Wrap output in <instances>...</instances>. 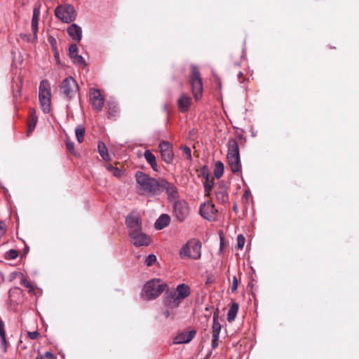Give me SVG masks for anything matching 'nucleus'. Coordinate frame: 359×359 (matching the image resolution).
Returning <instances> with one entry per match:
<instances>
[{
    "label": "nucleus",
    "instance_id": "1",
    "mask_svg": "<svg viewBox=\"0 0 359 359\" xmlns=\"http://www.w3.org/2000/svg\"><path fill=\"white\" fill-rule=\"evenodd\" d=\"M137 193L143 196L154 197L159 196L162 178H154L149 175L137 171L135 173Z\"/></svg>",
    "mask_w": 359,
    "mask_h": 359
},
{
    "label": "nucleus",
    "instance_id": "2",
    "mask_svg": "<svg viewBox=\"0 0 359 359\" xmlns=\"http://www.w3.org/2000/svg\"><path fill=\"white\" fill-rule=\"evenodd\" d=\"M190 294V288L186 284H180L175 290H167L164 297V304L168 309L177 308Z\"/></svg>",
    "mask_w": 359,
    "mask_h": 359
},
{
    "label": "nucleus",
    "instance_id": "3",
    "mask_svg": "<svg viewBox=\"0 0 359 359\" xmlns=\"http://www.w3.org/2000/svg\"><path fill=\"white\" fill-rule=\"evenodd\" d=\"M227 147L226 159L230 170L233 174L240 173L242 170V165L237 140L235 139L229 140Z\"/></svg>",
    "mask_w": 359,
    "mask_h": 359
},
{
    "label": "nucleus",
    "instance_id": "4",
    "mask_svg": "<svg viewBox=\"0 0 359 359\" xmlns=\"http://www.w3.org/2000/svg\"><path fill=\"white\" fill-rule=\"evenodd\" d=\"M180 257L182 259L190 258L199 259L201 257V243L198 239H191L184 244L180 251Z\"/></svg>",
    "mask_w": 359,
    "mask_h": 359
},
{
    "label": "nucleus",
    "instance_id": "5",
    "mask_svg": "<svg viewBox=\"0 0 359 359\" xmlns=\"http://www.w3.org/2000/svg\"><path fill=\"white\" fill-rule=\"evenodd\" d=\"M167 285L161 279H153L148 281L144 286V297L146 299H154L158 297L166 288Z\"/></svg>",
    "mask_w": 359,
    "mask_h": 359
},
{
    "label": "nucleus",
    "instance_id": "6",
    "mask_svg": "<svg viewBox=\"0 0 359 359\" xmlns=\"http://www.w3.org/2000/svg\"><path fill=\"white\" fill-rule=\"evenodd\" d=\"M189 82L193 96L196 100H198L203 95V83L199 70L195 65L191 67Z\"/></svg>",
    "mask_w": 359,
    "mask_h": 359
},
{
    "label": "nucleus",
    "instance_id": "7",
    "mask_svg": "<svg viewBox=\"0 0 359 359\" xmlns=\"http://www.w3.org/2000/svg\"><path fill=\"white\" fill-rule=\"evenodd\" d=\"M55 15L62 22L71 23L76 19L77 13L72 5L65 4L55 8Z\"/></svg>",
    "mask_w": 359,
    "mask_h": 359
},
{
    "label": "nucleus",
    "instance_id": "8",
    "mask_svg": "<svg viewBox=\"0 0 359 359\" xmlns=\"http://www.w3.org/2000/svg\"><path fill=\"white\" fill-rule=\"evenodd\" d=\"M79 90L78 83L72 76L67 77L60 85V93L68 100L78 95Z\"/></svg>",
    "mask_w": 359,
    "mask_h": 359
},
{
    "label": "nucleus",
    "instance_id": "9",
    "mask_svg": "<svg viewBox=\"0 0 359 359\" xmlns=\"http://www.w3.org/2000/svg\"><path fill=\"white\" fill-rule=\"evenodd\" d=\"M173 211L177 220L184 222L189 215L188 203L184 201H177L173 204Z\"/></svg>",
    "mask_w": 359,
    "mask_h": 359
},
{
    "label": "nucleus",
    "instance_id": "10",
    "mask_svg": "<svg viewBox=\"0 0 359 359\" xmlns=\"http://www.w3.org/2000/svg\"><path fill=\"white\" fill-rule=\"evenodd\" d=\"M164 191H166L168 199L169 201L175 200L179 196L176 186L173 183L168 182L164 178H162L160 186L159 195H161Z\"/></svg>",
    "mask_w": 359,
    "mask_h": 359
},
{
    "label": "nucleus",
    "instance_id": "11",
    "mask_svg": "<svg viewBox=\"0 0 359 359\" xmlns=\"http://www.w3.org/2000/svg\"><path fill=\"white\" fill-rule=\"evenodd\" d=\"M90 101L93 109L100 111L104 106V98L97 89L90 90Z\"/></svg>",
    "mask_w": 359,
    "mask_h": 359
},
{
    "label": "nucleus",
    "instance_id": "12",
    "mask_svg": "<svg viewBox=\"0 0 359 359\" xmlns=\"http://www.w3.org/2000/svg\"><path fill=\"white\" fill-rule=\"evenodd\" d=\"M131 243L137 247L148 246L151 243L149 236L142 231V229L129 234Z\"/></svg>",
    "mask_w": 359,
    "mask_h": 359
},
{
    "label": "nucleus",
    "instance_id": "13",
    "mask_svg": "<svg viewBox=\"0 0 359 359\" xmlns=\"http://www.w3.org/2000/svg\"><path fill=\"white\" fill-rule=\"evenodd\" d=\"M126 224L128 229L129 234L142 229L140 216L137 213H131L126 219Z\"/></svg>",
    "mask_w": 359,
    "mask_h": 359
},
{
    "label": "nucleus",
    "instance_id": "14",
    "mask_svg": "<svg viewBox=\"0 0 359 359\" xmlns=\"http://www.w3.org/2000/svg\"><path fill=\"white\" fill-rule=\"evenodd\" d=\"M161 158L166 163H172L174 154L172 144L166 141L161 142L159 144Z\"/></svg>",
    "mask_w": 359,
    "mask_h": 359
},
{
    "label": "nucleus",
    "instance_id": "15",
    "mask_svg": "<svg viewBox=\"0 0 359 359\" xmlns=\"http://www.w3.org/2000/svg\"><path fill=\"white\" fill-rule=\"evenodd\" d=\"M199 212L204 219L212 221L215 219L217 210L212 203L207 202L201 205Z\"/></svg>",
    "mask_w": 359,
    "mask_h": 359
},
{
    "label": "nucleus",
    "instance_id": "16",
    "mask_svg": "<svg viewBox=\"0 0 359 359\" xmlns=\"http://www.w3.org/2000/svg\"><path fill=\"white\" fill-rule=\"evenodd\" d=\"M41 15V5H35L33 8V15L31 21L32 32L34 38L36 39L39 31V22Z\"/></svg>",
    "mask_w": 359,
    "mask_h": 359
},
{
    "label": "nucleus",
    "instance_id": "17",
    "mask_svg": "<svg viewBox=\"0 0 359 359\" xmlns=\"http://www.w3.org/2000/svg\"><path fill=\"white\" fill-rule=\"evenodd\" d=\"M196 330L184 331L179 333L173 339L175 344H187L190 342L196 335Z\"/></svg>",
    "mask_w": 359,
    "mask_h": 359
},
{
    "label": "nucleus",
    "instance_id": "18",
    "mask_svg": "<svg viewBox=\"0 0 359 359\" xmlns=\"http://www.w3.org/2000/svg\"><path fill=\"white\" fill-rule=\"evenodd\" d=\"M69 55L74 64L79 67L86 65L83 57L78 54V47L76 44H72L69 48Z\"/></svg>",
    "mask_w": 359,
    "mask_h": 359
},
{
    "label": "nucleus",
    "instance_id": "19",
    "mask_svg": "<svg viewBox=\"0 0 359 359\" xmlns=\"http://www.w3.org/2000/svg\"><path fill=\"white\" fill-rule=\"evenodd\" d=\"M67 32L69 36V37L75 41H80L82 38V29L80 26H79L76 24H72L69 25L67 29Z\"/></svg>",
    "mask_w": 359,
    "mask_h": 359
},
{
    "label": "nucleus",
    "instance_id": "20",
    "mask_svg": "<svg viewBox=\"0 0 359 359\" xmlns=\"http://www.w3.org/2000/svg\"><path fill=\"white\" fill-rule=\"evenodd\" d=\"M39 97H51V89L47 80H42L39 88Z\"/></svg>",
    "mask_w": 359,
    "mask_h": 359
},
{
    "label": "nucleus",
    "instance_id": "21",
    "mask_svg": "<svg viewBox=\"0 0 359 359\" xmlns=\"http://www.w3.org/2000/svg\"><path fill=\"white\" fill-rule=\"evenodd\" d=\"M191 103V99L187 95H182L177 101L178 108L181 112H186L189 110Z\"/></svg>",
    "mask_w": 359,
    "mask_h": 359
},
{
    "label": "nucleus",
    "instance_id": "22",
    "mask_svg": "<svg viewBox=\"0 0 359 359\" xmlns=\"http://www.w3.org/2000/svg\"><path fill=\"white\" fill-rule=\"evenodd\" d=\"M170 221V217L166 214H163L157 219L154 224V226L156 229L161 230L169 225Z\"/></svg>",
    "mask_w": 359,
    "mask_h": 359
},
{
    "label": "nucleus",
    "instance_id": "23",
    "mask_svg": "<svg viewBox=\"0 0 359 359\" xmlns=\"http://www.w3.org/2000/svg\"><path fill=\"white\" fill-rule=\"evenodd\" d=\"M22 290L18 287H14L10 289L8 292V298L11 302L17 303L22 295Z\"/></svg>",
    "mask_w": 359,
    "mask_h": 359
},
{
    "label": "nucleus",
    "instance_id": "24",
    "mask_svg": "<svg viewBox=\"0 0 359 359\" xmlns=\"http://www.w3.org/2000/svg\"><path fill=\"white\" fill-rule=\"evenodd\" d=\"M144 156L147 163L151 165V168L154 171H158V165L155 156L149 150H146L144 151Z\"/></svg>",
    "mask_w": 359,
    "mask_h": 359
},
{
    "label": "nucleus",
    "instance_id": "25",
    "mask_svg": "<svg viewBox=\"0 0 359 359\" xmlns=\"http://www.w3.org/2000/svg\"><path fill=\"white\" fill-rule=\"evenodd\" d=\"M37 123V116L36 111L34 109H31L29 111V119L28 125V133H32L36 127Z\"/></svg>",
    "mask_w": 359,
    "mask_h": 359
},
{
    "label": "nucleus",
    "instance_id": "26",
    "mask_svg": "<svg viewBox=\"0 0 359 359\" xmlns=\"http://www.w3.org/2000/svg\"><path fill=\"white\" fill-rule=\"evenodd\" d=\"M238 304L236 302H233L231 304V306L227 313V320L229 322H232L235 320L237 313H238Z\"/></svg>",
    "mask_w": 359,
    "mask_h": 359
},
{
    "label": "nucleus",
    "instance_id": "27",
    "mask_svg": "<svg viewBox=\"0 0 359 359\" xmlns=\"http://www.w3.org/2000/svg\"><path fill=\"white\" fill-rule=\"evenodd\" d=\"M108 117H116L118 114V107L116 102H111L107 104Z\"/></svg>",
    "mask_w": 359,
    "mask_h": 359
},
{
    "label": "nucleus",
    "instance_id": "28",
    "mask_svg": "<svg viewBox=\"0 0 359 359\" xmlns=\"http://www.w3.org/2000/svg\"><path fill=\"white\" fill-rule=\"evenodd\" d=\"M41 107L44 113L50 111L51 97H39Z\"/></svg>",
    "mask_w": 359,
    "mask_h": 359
},
{
    "label": "nucleus",
    "instance_id": "29",
    "mask_svg": "<svg viewBox=\"0 0 359 359\" xmlns=\"http://www.w3.org/2000/svg\"><path fill=\"white\" fill-rule=\"evenodd\" d=\"M98 152L102 158L105 161H109L110 158L108 154V149L104 143L99 142L97 145Z\"/></svg>",
    "mask_w": 359,
    "mask_h": 359
},
{
    "label": "nucleus",
    "instance_id": "30",
    "mask_svg": "<svg viewBox=\"0 0 359 359\" xmlns=\"http://www.w3.org/2000/svg\"><path fill=\"white\" fill-rule=\"evenodd\" d=\"M212 335L219 336L220 330H221V325L218 321V315L217 313H214L213 316V324L212 327Z\"/></svg>",
    "mask_w": 359,
    "mask_h": 359
},
{
    "label": "nucleus",
    "instance_id": "31",
    "mask_svg": "<svg viewBox=\"0 0 359 359\" xmlns=\"http://www.w3.org/2000/svg\"><path fill=\"white\" fill-rule=\"evenodd\" d=\"M224 173V164L221 161H217L215 164L214 175L217 179H219Z\"/></svg>",
    "mask_w": 359,
    "mask_h": 359
},
{
    "label": "nucleus",
    "instance_id": "32",
    "mask_svg": "<svg viewBox=\"0 0 359 359\" xmlns=\"http://www.w3.org/2000/svg\"><path fill=\"white\" fill-rule=\"evenodd\" d=\"M75 133L76 136L77 141L79 143H81L83 142L86 130L83 126H79L76 127L75 130Z\"/></svg>",
    "mask_w": 359,
    "mask_h": 359
},
{
    "label": "nucleus",
    "instance_id": "33",
    "mask_svg": "<svg viewBox=\"0 0 359 359\" xmlns=\"http://www.w3.org/2000/svg\"><path fill=\"white\" fill-rule=\"evenodd\" d=\"M216 198L221 203H226L229 198L227 193L224 190L216 192Z\"/></svg>",
    "mask_w": 359,
    "mask_h": 359
},
{
    "label": "nucleus",
    "instance_id": "34",
    "mask_svg": "<svg viewBox=\"0 0 359 359\" xmlns=\"http://www.w3.org/2000/svg\"><path fill=\"white\" fill-rule=\"evenodd\" d=\"M180 149L182 151L183 155L184 156V157L187 160L191 161L192 160V156H191V151L190 147H189L187 146H182L180 147Z\"/></svg>",
    "mask_w": 359,
    "mask_h": 359
},
{
    "label": "nucleus",
    "instance_id": "35",
    "mask_svg": "<svg viewBox=\"0 0 359 359\" xmlns=\"http://www.w3.org/2000/svg\"><path fill=\"white\" fill-rule=\"evenodd\" d=\"M18 257V251L14 249H11L8 250L6 255L5 258L6 259L13 260L16 259Z\"/></svg>",
    "mask_w": 359,
    "mask_h": 359
},
{
    "label": "nucleus",
    "instance_id": "36",
    "mask_svg": "<svg viewBox=\"0 0 359 359\" xmlns=\"http://www.w3.org/2000/svg\"><path fill=\"white\" fill-rule=\"evenodd\" d=\"M156 262V256L155 255L151 254L147 257L145 259L144 263L147 266H152Z\"/></svg>",
    "mask_w": 359,
    "mask_h": 359
},
{
    "label": "nucleus",
    "instance_id": "37",
    "mask_svg": "<svg viewBox=\"0 0 359 359\" xmlns=\"http://www.w3.org/2000/svg\"><path fill=\"white\" fill-rule=\"evenodd\" d=\"M20 283L24 287L28 289L29 292H32L34 291V288L33 285L24 277L21 279Z\"/></svg>",
    "mask_w": 359,
    "mask_h": 359
},
{
    "label": "nucleus",
    "instance_id": "38",
    "mask_svg": "<svg viewBox=\"0 0 359 359\" xmlns=\"http://www.w3.org/2000/svg\"><path fill=\"white\" fill-rule=\"evenodd\" d=\"M236 241H237V248L242 250L245 245V237L242 234H239L237 236Z\"/></svg>",
    "mask_w": 359,
    "mask_h": 359
},
{
    "label": "nucleus",
    "instance_id": "39",
    "mask_svg": "<svg viewBox=\"0 0 359 359\" xmlns=\"http://www.w3.org/2000/svg\"><path fill=\"white\" fill-rule=\"evenodd\" d=\"M1 338V348L4 352H6L7 351V341L6 339V332L4 331V335H0Z\"/></svg>",
    "mask_w": 359,
    "mask_h": 359
},
{
    "label": "nucleus",
    "instance_id": "40",
    "mask_svg": "<svg viewBox=\"0 0 359 359\" xmlns=\"http://www.w3.org/2000/svg\"><path fill=\"white\" fill-rule=\"evenodd\" d=\"M27 337L32 340L36 339L40 337V333L38 331L27 332Z\"/></svg>",
    "mask_w": 359,
    "mask_h": 359
},
{
    "label": "nucleus",
    "instance_id": "41",
    "mask_svg": "<svg viewBox=\"0 0 359 359\" xmlns=\"http://www.w3.org/2000/svg\"><path fill=\"white\" fill-rule=\"evenodd\" d=\"M238 285V283L237 278H236V276H234L233 277L232 283H231V292L233 293V292H235L237 290Z\"/></svg>",
    "mask_w": 359,
    "mask_h": 359
},
{
    "label": "nucleus",
    "instance_id": "42",
    "mask_svg": "<svg viewBox=\"0 0 359 359\" xmlns=\"http://www.w3.org/2000/svg\"><path fill=\"white\" fill-rule=\"evenodd\" d=\"M66 147H67V149L72 153V154H74L75 153V150H74V142H71V141H69L67 140L66 142Z\"/></svg>",
    "mask_w": 359,
    "mask_h": 359
},
{
    "label": "nucleus",
    "instance_id": "43",
    "mask_svg": "<svg viewBox=\"0 0 359 359\" xmlns=\"http://www.w3.org/2000/svg\"><path fill=\"white\" fill-rule=\"evenodd\" d=\"M219 339V336L212 335V347L213 348H215L218 346Z\"/></svg>",
    "mask_w": 359,
    "mask_h": 359
},
{
    "label": "nucleus",
    "instance_id": "44",
    "mask_svg": "<svg viewBox=\"0 0 359 359\" xmlns=\"http://www.w3.org/2000/svg\"><path fill=\"white\" fill-rule=\"evenodd\" d=\"M48 41L51 44L53 48L55 50L56 49V40L54 37L50 36L48 38Z\"/></svg>",
    "mask_w": 359,
    "mask_h": 359
},
{
    "label": "nucleus",
    "instance_id": "45",
    "mask_svg": "<svg viewBox=\"0 0 359 359\" xmlns=\"http://www.w3.org/2000/svg\"><path fill=\"white\" fill-rule=\"evenodd\" d=\"M111 172L115 177H121V170L117 168H113Z\"/></svg>",
    "mask_w": 359,
    "mask_h": 359
},
{
    "label": "nucleus",
    "instance_id": "46",
    "mask_svg": "<svg viewBox=\"0 0 359 359\" xmlns=\"http://www.w3.org/2000/svg\"><path fill=\"white\" fill-rule=\"evenodd\" d=\"M0 231L1 233H4L6 232V226L2 222H0Z\"/></svg>",
    "mask_w": 359,
    "mask_h": 359
},
{
    "label": "nucleus",
    "instance_id": "47",
    "mask_svg": "<svg viewBox=\"0 0 359 359\" xmlns=\"http://www.w3.org/2000/svg\"><path fill=\"white\" fill-rule=\"evenodd\" d=\"M212 186L208 182V180H206L204 188L205 191H208L211 189Z\"/></svg>",
    "mask_w": 359,
    "mask_h": 359
},
{
    "label": "nucleus",
    "instance_id": "48",
    "mask_svg": "<svg viewBox=\"0 0 359 359\" xmlns=\"http://www.w3.org/2000/svg\"><path fill=\"white\" fill-rule=\"evenodd\" d=\"M45 358H46L47 359H52L53 358V354L50 352V351H47L46 353H45V355H43Z\"/></svg>",
    "mask_w": 359,
    "mask_h": 359
},
{
    "label": "nucleus",
    "instance_id": "49",
    "mask_svg": "<svg viewBox=\"0 0 359 359\" xmlns=\"http://www.w3.org/2000/svg\"><path fill=\"white\" fill-rule=\"evenodd\" d=\"M106 168L107 170H110V171H112L113 170V168H115L114 167H113L111 165H106Z\"/></svg>",
    "mask_w": 359,
    "mask_h": 359
},
{
    "label": "nucleus",
    "instance_id": "50",
    "mask_svg": "<svg viewBox=\"0 0 359 359\" xmlns=\"http://www.w3.org/2000/svg\"><path fill=\"white\" fill-rule=\"evenodd\" d=\"M36 359H45V357L43 355H39L36 356Z\"/></svg>",
    "mask_w": 359,
    "mask_h": 359
},
{
    "label": "nucleus",
    "instance_id": "51",
    "mask_svg": "<svg viewBox=\"0 0 359 359\" xmlns=\"http://www.w3.org/2000/svg\"><path fill=\"white\" fill-rule=\"evenodd\" d=\"M243 74L241 72H240L238 74V78L240 79L243 78Z\"/></svg>",
    "mask_w": 359,
    "mask_h": 359
},
{
    "label": "nucleus",
    "instance_id": "52",
    "mask_svg": "<svg viewBox=\"0 0 359 359\" xmlns=\"http://www.w3.org/2000/svg\"><path fill=\"white\" fill-rule=\"evenodd\" d=\"M164 314H165V316L166 318L169 317V316H170V313H169L168 310H167V311L164 313Z\"/></svg>",
    "mask_w": 359,
    "mask_h": 359
}]
</instances>
